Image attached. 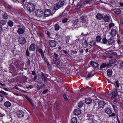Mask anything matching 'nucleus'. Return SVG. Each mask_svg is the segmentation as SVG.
<instances>
[{
    "label": "nucleus",
    "mask_w": 123,
    "mask_h": 123,
    "mask_svg": "<svg viewBox=\"0 0 123 123\" xmlns=\"http://www.w3.org/2000/svg\"><path fill=\"white\" fill-rule=\"evenodd\" d=\"M17 26L18 27L17 32L19 35L22 34L24 32L25 28L23 25H18Z\"/></svg>",
    "instance_id": "1"
},
{
    "label": "nucleus",
    "mask_w": 123,
    "mask_h": 123,
    "mask_svg": "<svg viewBox=\"0 0 123 123\" xmlns=\"http://www.w3.org/2000/svg\"><path fill=\"white\" fill-rule=\"evenodd\" d=\"M87 120L88 123H96V121L94 119V116L92 115L88 114L87 116Z\"/></svg>",
    "instance_id": "2"
},
{
    "label": "nucleus",
    "mask_w": 123,
    "mask_h": 123,
    "mask_svg": "<svg viewBox=\"0 0 123 123\" xmlns=\"http://www.w3.org/2000/svg\"><path fill=\"white\" fill-rule=\"evenodd\" d=\"M58 54L54 53L53 58V61L55 63L56 65L58 67H59L60 66V64L58 58Z\"/></svg>",
    "instance_id": "3"
},
{
    "label": "nucleus",
    "mask_w": 123,
    "mask_h": 123,
    "mask_svg": "<svg viewBox=\"0 0 123 123\" xmlns=\"http://www.w3.org/2000/svg\"><path fill=\"white\" fill-rule=\"evenodd\" d=\"M27 9L30 12H33L35 9V6L33 3H28L27 5Z\"/></svg>",
    "instance_id": "4"
},
{
    "label": "nucleus",
    "mask_w": 123,
    "mask_h": 123,
    "mask_svg": "<svg viewBox=\"0 0 123 123\" xmlns=\"http://www.w3.org/2000/svg\"><path fill=\"white\" fill-rule=\"evenodd\" d=\"M19 43L21 45L24 44L26 42L25 38L23 36H21L18 38Z\"/></svg>",
    "instance_id": "5"
},
{
    "label": "nucleus",
    "mask_w": 123,
    "mask_h": 123,
    "mask_svg": "<svg viewBox=\"0 0 123 123\" xmlns=\"http://www.w3.org/2000/svg\"><path fill=\"white\" fill-rule=\"evenodd\" d=\"M111 94L113 95L111 97V99H112L116 97L118 94L117 90L115 89H113L111 92V94H109V95H110Z\"/></svg>",
    "instance_id": "6"
},
{
    "label": "nucleus",
    "mask_w": 123,
    "mask_h": 123,
    "mask_svg": "<svg viewBox=\"0 0 123 123\" xmlns=\"http://www.w3.org/2000/svg\"><path fill=\"white\" fill-rule=\"evenodd\" d=\"M35 13L36 16L40 17L43 15V12L41 9H38L36 11Z\"/></svg>",
    "instance_id": "7"
},
{
    "label": "nucleus",
    "mask_w": 123,
    "mask_h": 123,
    "mask_svg": "<svg viewBox=\"0 0 123 123\" xmlns=\"http://www.w3.org/2000/svg\"><path fill=\"white\" fill-rule=\"evenodd\" d=\"M49 44L50 47L53 48L55 47L56 45L57 42L54 40H49Z\"/></svg>",
    "instance_id": "8"
},
{
    "label": "nucleus",
    "mask_w": 123,
    "mask_h": 123,
    "mask_svg": "<svg viewBox=\"0 0 123 123\" xmlns=\"http://www.w3.org/2000/svg\"><path fill=\"white\" fill-rule=\"evenodd\" d=\"M16 114L17 117L21 118L24 116V112L21 110H19L16 112Z\"/></svg>",
    "instance_id": "9"
},
{
    "label": "nucleus",
    "mask_w": 123,
    "mask_h": 123,
    "mask_svg": "<svg viewBox=\"0 0 123 123\" xmlns=\"http://www.w3.org/2000/svg\"><path fill=\"white\" fill-rule=\"evenodd\" d=\"M40 76L41 79L44 81V82H47L48 78L45 76V74L44 73L42 72H41Z\"/></svg>",
    "instance_id": "10"
},
{
    "label": "nucleus",
    "mask_w": 123,
    "mask_h": 123,
    "mask_svg": "<svg viewBox=\"0 0 123 123\" xmlns=\"http://www.w3.org/2000/svg\"><path fill=\"white\" fill-rule=\"evenodd\" d=\"M44 16L46 17L52 15L51 11L49 9H46L44 12Z\"/></svg>",
    "instance_id": "11"
},
{
    "label": "nucleus",
    "mask_w": 123,
    "mask_h": 123,
    "mask_svg": "<svg viewBox=\"0 0 123 123\" xmlns=\"http://www.w3.org/2000/svg\"><path fill=\"white\" fill-rule=\"evenodd\" d=\"M64 5V3L63 2L60 1L56 3V7L57 8H58V9L59 8H60L62 7Z\"/></svg>",
    "instance_id": "12"
},
{
    "label": "nucleus",
    "mask_w": 123,
    "mask_h": 123,
    "mask_svg": "<svg viewBox=\"0 0 123 123\" xmlns=\"http://www.w3.org/2000/svg\"><path fill=\"white\" fill-rule=\"evenodd\" d=\"M36 48V44L34 43L31 44L29 47V50L30 51H34Z\"/></svg>",
    "instance_id": "13"
},
{
    "label": "nucleus",
    "mask_w": 123,
    "mask_h": 123,
    "mask_svg": "<svg viewBox=\"0 0 123 123\" xmlns=\"http://www.w3.org/2000/svg\"><path fill=\"white\" fill-rule=\"evenodd\" d=\"M106 103L103 100L99 101L98 103V106L99 108H103L105 105Z\"/></svg>",
    "instance_id": "14"
},
{
    "label": "nucleus",
    "mask_w": 123,
    "mask_h": 123,
    "mask_svg": "<svg viewBox=\"0 0 123 123\" xmlns=\"http://www.w3.org/2000/svg\"><path fill=\"white\" fill-rule=\"evenodd\" d=\"M117 31L116 30L113 29L111 31V36L112 37H114L117 35Z\"/></svg>",
    "instance_id": "15"
},
{
    "label": "nucleus",
    "mask_w": 123,
    "mask_h": 123,
    "mask_svg": "<svg viewBox=\"0 0 123 123\" xmlns=\"http://www.w3.org/2000/svg\"><path fill=\"white\" fill-rule=\"evenodd\" d=\"M89 63L90 64L92 65L93 67L95 68H97L99 65L98 63L92 61H90Z\"/></svg>",
    "instance_id": "16"
},
{
    "label": "nucleus",
    "mask_w": 123,
    "mask_h": 123,
    "mask_svg": "<svg viewBox=\"0 0 123 123\" xmlns=\"http://www.w3.org/2000/svg\"><path fill=\"white\" fill-rule=\"evenodd\" d=\"M114 40L112 38H111L107 40V42L109 45H111L114 42Z\"/></svg>",
    "instance_id": "17"
},
{
    "label": "nucleus",
    "mask_w": 123,
    "mask_h": 123,
    "mask_svg": "<svg viewBox=\"0 0 123 123\" xmlns=\"http://www.w3.org/2000/svg\"><path fill=\"white\" fill-rule=\"evenodd\" d=\"M37 50H38L39 52L41 54L42 58H43L44 57V54L43 50L41 49H39L37 47Z\"/></svg>",
    "instance_id": "18"
},
{
    "label": "nucleus",
    "mask_w": 123,
    "mask_h": 123,
    "mask_svg": "<svg viewBox=\"0 0 123 123\" xmlns=\"http://www.w3.org/2000/svg\"><path fill=\"white\" fill-rule=\"evenodd\" d=\"M81 113V110L80 108H78L75 110L74 112V114L76 115H79Z\"/></svg>",
    "instance_id": "19"
},
{
    "label": "nucleus",
    "mask_w": 123,
    "mask_h": 123,
    "mask_svg": "<svg viewBox=\"0 0 123 123\" xmlns=\"http://www.w3.org/2000/svg\"><path fill=\"white\" fill-rule=\"evenodd\" d=\"M103 19L105 22H108L110 20V17L108 15H105L103 17Z\"/></svg>",
    "instance_id": "20"
},
{
    "label": "nucleus",
    "mask_w": 123,
    "mask_h": 123,
    "mask_svg": "<svg viewBox=\"0 0 123 123\" xmlns=\"http://www.w3.org/2000/svg\"><path fill=\"white\" fill-rule=\"evenodd\" d=\"M4 6L8 10H11L13 9L12 6L8 4H6Z\"/></svg>",
    "instance_id": "21"
},
{
    "label": "nucleus",
    "mask_w": 123,
    "mask_h": 123,
    "mask_svg": "<svg viewBox=\"0 0 123 123\" xmlns=\"http://www.w3.org/2000/svg\"><path fill=\"white\" fill-rule=\"evenodd\" d=\"M113 11L116 14H119L121 13V10L119 9H116L113 10Z\"/></svg>",
    "instance_id": "22"
},
{
    "label": "nucleus",
    "mask_w": 123,
    "mask_h": 123,
    "mask_svg": "<svg viewBox=\"0 0 123 123\" xmlns=\"http://www.w3.org/2000/svg\"><path fill=\"white\" fill-rule=\"evenodd\" d=\"M4 106L6 108L10 107L11 105V103L9 101H6L5 102L4 104Z\"/></svg>",
    "instance_id": "23"
},
{
    "label": "nucleus",
    "mask_w": 123,
    "mask_h": 123,
    "mask_svg": "<svg viewBox=\"0 0 123 123\" xmlns=\"http://www.w3.org/2000/svg\"><path fill=\"white\" fill-rule=\"evenodd\" d=\"M92 99L89 98H86L85 100L86 103L87 104H90L92 102Z\"/></svg>",
    "instance_id": "24"
},
{
    "label": "nucleus",
    "mask_w": 123,
    "mask_h": 123,
    "mask_svg": "<svg viewBox=\"0 0 123 123\" xmlns=\"http://www.w3.org/2000/svg\"><path fill=\"white\" fill-rule=\"evenodd\" d=\"M105 112L108 114H110L112 113V111L109 108H107L105 110Z\"/></svg>",
    "instance_id": "25"
},
{
    "label": "nucleus",
    "mask_w": 123,
    "mask_h": 123,
    "mask_svg": "<svg viewBox=\"0 0 123 123\" xmlns=\"http://www.w3.org/2000/svg\"><path fill=\"white\" fill-rule=\"evenodd\" d=\"M45 86V84L43 83L40 86L37 85V90L38 91L39 90L41 89H42L43 87H44Z\"/></svg>",
    "instance_id": "26"
},
{
    "label": "nucleus",
    "mask_w": 123,
    "mask_h": 123,
    "mask_svg": "<svg viewBox=\"0 0 123 123\" xmlns=\"http://www.w3.org/2000/svg\"><path fill=\"white\" fill-rule=\"evenodd\" d=\"M112 71L111 69H109L107 71V75L108 76L111 77L112 74Z\"/></svg>",
    "instance_id": "27"
},
{
    "label": "nucleus",
    "mask_w": 123,
    "mask_h": 123,
    "mask_svg": "<svg viewBox=\"0 0 123 123\" xmlns=\"http://www.w3.org/2000/svg\"><path fill=\"white\" fill-rule=\"evenodd\" d=\"M9 16L6 12H4L2 14V18L5 19H7L8 18Z\"/></svg>",
    "instance_id": "28"
},
{
    "label": "nucleus",
    "mask_w": 123,
    "mask_h": 123,
    "mask_svg": "<svg viewBox=\"0 0 123 123\" xmlns=\"http://www.w3.org/2000/svg\"><path fill=\"white\" fill-rule=\"evenodd\" d=\"M96 17L99 20H101L103 18V15L99 13L96 15Z\"/></svg>",
    "instance_id": "29"
},
{
    "label": "nucleus",
    "mask_w": 123,
    "mask_h": 123,
    "mask_svg": "<svg viewBox=\"0 0 123 123\" xmlns=\"http://www.w3.org/2000/svg\"><path fill=\"white\" fill-rule=\"evenodd\" d=\"M80 19L81 20V22L82 23H86V20L84 18V16H82L80 18Z\"/></svg>",
    "instance_id": "30"
},
{
    "label": "nucleus",
    "mask_w": 123,
    "mask_h": 123,
    "mask_svg": "<svg viewBox=\"0 0 123 123\" xmlns=\"http://www.w3.org/2000/svg\"><path fill=\"white\" fill-rule=\"evenodd\" d=\"M96 43V41L95 40H92L90 41L89 44L91 47L94 46Z\"/></svg>",
    "instance_id": "31"
},
{
    "label": "nucleus",
    "mask_w": 123,
    "mask_h": 123,
    "mask_svg": "<svg viewBox=\"0 0 123 123\" xmlns=\"http://www.w3.org/2000/svg\"><path fill=\"white\" fill-rule=\"evenodd\" d=\"M71 123H77V120L75 117H73L71 119Z\"/></svg>",
    "instance_id": "32"
},
{
    "label": "nucleus",
    "mask_w": 123,
    "mask_h": 123,
    "mask_svg": "<svg viewBox=\"0 0 123 123\" xmlns=\"http://www.w3.org/2000/svg\"><path fill=\"white\" fill-rule=\"evenodd\" d=\"M116 62V60L115 59H112L110 60L109 62V63L110 64H113Z\"/></svg>",
    "instance_id": "33"
},
{
    "label": "nucleus",
    "mask_w": 123,
    "mask_h": 123,
    "mask_svg": "<svg viewBox=\"0 0 123 123\" xmlns=\"http://www.w3.org/2000/svg\"><path fill=\"white\" fill-rule=\"evenodd\" d=\"M8 25L10 27H12L13 25V22L11 20H9L7 22Z\"/></svg>",
    "instance_id": "34"
},
{
    "label": "nucleus",
    "mask_w": 123,
    "mask_h": 123,
    "mask_svg": "<svg viewBox=\"0 0 123 123\" xmlns=\"http://www.w3.org/2000/svg\"><path fill=\"white\" fill-rule=\"evenodd\" d=\"M101 39V37L100 36H98L96 37V40L98 42H100Z\"/></svg>",
    "instance_id": "35"
},
{
    "label": "nucleus",
    "mask_w": 123,
    "mask_h": 123,
    "mask_svg": "<svg viewBox=\"0 0 123 123\" xmlns=\"http://www.w3.org/2000/svg\"><path fill=\"white\" fill-rule=\"evenodd\" d=\"M58 9V8H57L55 7L54 6L53 7L52 10V12L51 13H52V14H54L56 12V11Z\"/></svg>",
    "instance_id": "36"
},
{
    "label": "nucleus",
    "mask_w": 123,
    "mask_h": 123,
    "mask_svg": "<svg viewBox=\"0 0 123 123\" xmlns=\"http://www.w3.org/2000/svg\"><path fill=\"white\" fill-rule=\"evenodd\" d=\"M84 104V103L82 101H80V102L78 103V107L79 108L81 107Z\"/></svg>",
    "instance_id": "37"
},
{
    "label": "nucleus",
    "mask_w": 123,
    "mask_h": 123,
    "mask_svg": "<svg viewBox=\"0 0 123 123\" xmlns=\"http://www.w3.org/2000/svg\"><path fill=\"white\" fill-rule=\"evenodd\" d=\"M107 40L106 38H104L102 40V43L105 44H106L107 42Z\"/></svg>",
    "instance_id": "38"
},
{
    "label": "nucleus",
    "mask_w": 123,
    "mask_h": 123,
    "mask_svg": "<svg viewBox=\"0 0 123 123\" xmlns=\"http://www.w3.org/2000/svg\"><path fill=\"white\" fill-rule=\"evenodd\" d=\"M6 23V21L5 20H0V24L2 25H4Z\"/></svg>",
    "instance_id": "39"
},
{
    "label": "nucleus",
    "mask_w": 123,
    "mask_h": 123,
    "mask_svg": "<svg viewBox=\"0 0 123 123\" xmlns=\"http://www.w3.org/2000/svg\"><path fill=\"white\" fill-rule=\"evenodd\" d=\"M110 3L115 5V4L117 3L116 0H110Z\"/></svg>",
    "instance_id": "40"
},
{
    "label": "nucleus",
    "mask_w": 123,
    "mask_h": 123,
    "mask_svg": "<svg viewBox=\"0 0 123 123\" xmlns=\"http://www.w3.org/2000/svg\"><path fill=\"white\" fill-rule=\"evenodd\" d=\"M55 30L58 31L59 29L60 26L59 25L57 24L55 25Z\"/></svg>",
    "instance_id": "41"
},
{
    "label": "nucleus",
    "mask_w": 123,
    "mask_h": 123,
    "mask_svg": "<svg viewBox=\"0 0 123 123\" xmlns=\"http://www.w3.org/2000/svg\"><path fill=\"white\" fill-rule=\"evenodd\" d=\"M106 67V64L105 63H104L102 64L100 66V68L101 69L103 68H105Z\"/></svg>",
    "instance_id": "42"
},
{
    "label": "nucleus",
    "mask_w": 123,
    "mask_h": 123,
    "mask_svg": "<svg viewBox=\"0 0 123 123\" xmlns=\"http://www.w3.org/2000/svg\"><path fill=\"white\" fill-rule=\"evenodd\" d=\"M78 21V20L77 19H75L73 21L72 23L76 25Z\"/></svg>",
    "instance_id": "43"
},
{
    "label": "nucleus",
    "mask_w": 123,
    "mask_h": 123,
    "mask_svg": "<svg viewBox=\"0 0 123 123\" xmlns=\"http://www.w3.org/2000/svg\"><path fill=\"white\" fill-rule=\"evenodd\" d=\"M25 54L27 56H29L30 53L29 51H28V48L27 49L26 51Z\"/></svg>",
    "instance_id": "44"
},
{
    "label": "nucleus",
    "mask_w": 123,
    "mask_h": 123,
    "mask_svg": "<svg viewBox=\"0 0 123 123\" xmlns=\"http://www.w3.org/2000/svg\"><path fill=\"white\" fill-rule=\"evenodd\" d=\"M62 52L63 53H65V55L67 56L69 55V54L65 50H62Z\"/></svg>",
    "instance_id": "45"
},
{
    "label": "nucleus",
    "mask_w": 123,
    "mask_h": 123,
    "mask_svg": "<svg viewBox=\"0 0 123 123\" xmlns=\"http://www.w3.org/2000/svg\"><path fill=\"white\" fill-rule=\"evenodd\" d=\"M114 24L112 23H110L109 25V28L110 29H111V27L114 26Z\"/></svg>",
    "instance_id": "46"
},
{
    "label": "nucleus",
    "mask_w": 123,
    "mask_h": 123,
    "mask_svg": "<svg viewBox=\"0 0 123 123\" xmlns=\"http://www.w3.org/2000/svg\"><path fill=\"white\" fill-rule=\"evenodd\" d=\"M84 45L86 47H87L88 46V43L87 42V41L86 40H85L84 43Z\"/></svg>",
    "instance_id": "47"
},
{
    "label": "nucleus",
    "mask_w": 123,
    "mask_h": 123,
    "mask_svg": "<svg viewBox=\"0 0 123 123\" xmlns=\"http://www.w3.org/2000/svg\"><path fill=\"white\" fill-rule=\"evenodd\" d=\"M0 92L1 93L3 94L4 95H5L6 96L8 94V93H7L2 91H0Z\"/></svg>",
    "instance_id": "48"
},
{
    "label": "nucleus",
    "mask_w": 123,
    "mask_h": 123,
    "mask_svg": "<svg viewBox=\"0 0 123 123\" xmlns=\"http://www.w3.org/2000/svg\"><path fill=\"white\" fill-rule=\"evenodd\" d=\"M47 65L48 68L49 69H50L51 68V65L49 64V62L47 63Z\"/></svg>",
    "instance_id": "49"
},
{
    "label": "nucleus",
    "mask_w": 123,
    "mask_h": 123,
    "mask_svg": "<svg viewBox=\"0 0 123 123\" xmlns=\"http://www.w3.org/2000/svg\"><path fill=\"white\" fill-rule=\"evenodd\" d=\"M43 58H44V61H45V62L46 63L49 62L48 61V59L46 57H44H44Z\"/></svg>",
    "instance_id": "50"
},
{
    "label": "nucleus",
    "mask_w": 123,
    "mask_h": 123,
    "mask_svg": "<svg viewBox=\"0 0 123 123\" xmlns=\"http://www.w3.org/2000/svg\"><path fill=\"white\" fill-rule=\"evenodd\" d=\"M119 68L121 69L122 70L123 69V63H121L119 65Z\"/></svg>",
    "instance_id": "51"
},
{
    "label": "nucleus",
    "mask_w": 123,
    "mask_h": 123,
    "mask_svg": "<svg viewBox=\"0 0 123 123\" xmlns=\"http://www.w3.org/2000/svg\"><path fill=\"white\" fill-rule=\"evenodd\" d=\"M112 105L114 110L115 111H116L117 110V108L116 105Z\"/></svg>",
    "instance_id": "52"
},
{
    "label": "nucleus",
    "mask_w": 123,
    "mask_h": 123,
    "mask_svg": "<svg viewBox=\"0 0 123 123\" xmlns=\"http://www.w3.org/2000/svg\"><path fill=\"white\" fill-rule=\"evenodd\" d=\"M68 19L67 18H64L62 20V22L65 23L67 21Z\"/></svg>",
    "instance_id": "53"
},
{
    "label": "nucleus",
    "mask_w": 123,
    "mask_h": 123,
    "mask_svg": "<svg viewBox=\"0 0 123 123\" xmlns=\"http://www.w3.org/2000/svg\"><path fill=\"white\" fill-rule=\"evenodd\" d=\"M63 96L65 100L66 101H68V98L65 94L63 95Z\"/></svg>",
    "instance_id": "54"
},
{
    "label": "nucleus",
    "mask_w": 123,
    "mask_h": 123,
    "mask_svg": "<svg viewBox=\"0 0 123 123\" xmlns=\"http://www.w3.org/2000/svg\"><path fill=\"white\" fill-rule=\"evenodd\" d=\"M3 97L1 94H0V101H1L3 100Z\"/></svg>",
    "instance_id": "55"
},
{
    "label": "nucleus",
    "mask_w": 123,
    "mask_h": 123,
    "mask_svg": "<svg viewBox=\"0 0 123 123\" xmlns=\"http://www.w3.org/2000/svg\"><path fill=\"white\" fill-rule=\"evenodd\" d=\"M48 91V89H46L42 93L43 94H45Z\"/></svg>",
    "instance_id": "56"
},
{
    "label": "nucleus",
    "mask_w": 123,
    "mask_h": 123,
    "mask_svg": "<svg viewBox=\"0 0 123 123\" xmlns=\"http://www.w3.org/2000/svg\"><path fill=\"white\" fill-rule=\"evenodd\" d=\"M115 83L117 85V88H118L119 87V83L117 81Z\"/></svg>",
    "instance_id": "57"
},
{
    "label": "nucleus",
    "mask_w": 123,
    "mask_h": 123,
    "mask_svg": "<svg viewBox=\"0 0 123 123\" xmlns=\"http://www.w3.org/2000/svg\"><path fill=\"white\" fill-rule=\"evenodd\" d=\"M60 36L58 34H57L56 35L55 37L56 38H59L60 37Z\"/></svg>",
    "instance_id": "58"
},
{
    "label": "nucleus",
    "mask_w": 123,
    "mask_h": 123,
    "mask_svg": "<svg viewBox=\"0 0 123 123\" xmlns=\"http://www.w3.org/2000/svg\"><path fill=\"white\" fill-rule=\"evenodd\" d=\"M111 64H110V63H109L108 64H106V67L107 68H109L110 67H111Z\"/></svg>",
    "instance_id": "59"
},
{
    "label": "nucleus",
    "mask_w": 123,
    "mask_h": 123,
    "mask_svg": "<svg viewBox=\"0 0 123 123\" xmlns=\"http://www.w3.org/2000/svg\"><path fill=\"white\" fill-rule=\"evenodd\" d=\"M111 114L109 115V117H112L115 116V114L113 113H112Z\"/></svg>",
    "instance_id": "60"
},
{
    "label": "nucleus",
    "mask_w": 123,
    "mask_h": 123,
    "mask_svg": "<svg viewBox=\"0 0 123 123\" xmlns=\"http://www.w3.org/2000/svg\"><path fill=\"white\" fill-rule=\"evenodd\" d=\"M30 61L29 59H28L27 62V64L28 65H29L30 64Z\"/></svg>",
    "instance_id": "61"
},
{
    "label": "nucleus",
    "mask_w": 123,
    "mask_h": 123,
    "mask_svg": "<svg viewBox=\"0 0 123 123\" xmlns=\"http://www.w3.org/2000/svg\"><path fill=\"white\" fill-rule=\"evenodd\" d=\"M81 5H79L77 6L76 7V8L77 9H78L80 8L81 7Z\"/></svg>",
    "instance_id": "62"
},
{
    "label": "nucleus",
    "mask_w": 123,
    "mask_h": 123,
    "mask_svg": "<svg viewBox=\"0 0 123 123\" xmlns=\"http://www.w3.org/2000/svg\"><path fill=\"white\" fill-rule=\"evenodd\" d=\"M119 4L120 6L122 7H123V3L121 2H120Z\"/></svg>",
    "instance_id": "63"
},
{
    "label": "nucleus",
    "mask_w": 123,
    "mask_h": 123,
    "mask_svg": "<svg viewBox=\"0 0 123 123\" xmlns=\"http://www.w3.org/2000/svg\"><path fill=\"white\" fill-rule=\"evenodd\" d=\"M120 23L121 24H123V18H121L120 21Z\"/></svg>",
    "instance_id": "64"
}]
</instances>
